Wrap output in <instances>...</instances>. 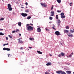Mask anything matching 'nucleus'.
Wrapping results in <instances>:
<instances>
[{
  "label": "nucleus",
  "instance_id": "nucleus-17",
  "mask_svg": "<svg viewBox=\"0 0 74 74\" xmlns=\"http://www.w3.org/2000/svg\"><path fill=\"white\" fill-rule=\"evenodd\" d=\"M37 52H38V53L39 54H42V52L38 51H37Z\"/></svg>",
  "mask_w": 74,
  "mask_h": 74
},
{
  "label": "nucleus",
  "instance_id": "nucleus-24",
  "mask_svg": "<svg viewBox=\"0 0 74 74\" xmlns=\"http://www.w3.org/2000/svg\"><path fill=\"white\" fill-rule=\"evenodd\" d=\"M19 31V29H16L15 31V32L16 33H18V32Z\"/></svg>",
  "mask_w": 74,
  "mask_h": 74
},
{
  "label": "nucleus",
  "instance_id": "nucleus-50",
  "mask_svg": "<svg viewBox=\"0 0 74 74\" xmlns=\"http://www.w3.org/2000/svg\"><path fill=\"white\" fill-rule=\"evenodd\" d=\"M8 57H9L10 56V54H8Z\"/></svg>",
  "mask_w": 74,
  "mask_h": 74
},
{
  "label": "nucleus",
  "instance_id": "nucleus-15",
  "mask_svg": "<svg viewBox=\"0 0 74 74\" xmlns=\"http://www.w3.org/2000/svg\"><path fill=\"white\" fill-rule=\"evenodd\" d=\"M61 55H62V56H64V55H65V54L63 52H61L60 53Z\"/></svg>",
  "mask_w": 74,
  "mask_h": 74
},
{
  "label": "nucleus",
  "instance_id": "nucleus-6",
  "mask_svg": "<svg viewBox=\"0 0 74 74\" xmlns=\"http://www.w3.org/2000/svg\"><path fill=\"white\" fill-rule=\"evenodd\" d=\"M51 14L50 15L51 16H54V11H51Z\"/></svg>",
  "mask_w": 74,
  "mask_h": 74
},
{
  "label": "nucleus",
  "instance_id": "nucleus-9",
  "mask_svg": "<svg viewBox=\"0 0 74 74\" xmlns=\"http://www.w3.org/2000/svg\"><path fill=\"white\" fill-rule=\"evenodd\" d=\"M66 73L67 74H70L71 73V71H66Z\"/></svg>",
  "mask_w": 74,
  "mask_h": 74
},
{
  "label": "nucleus",
  "instance_id": "nucleus-37",
  "mask_svg": "<svg viewBox=\"0 0 74 74\" xmlns=\"http://www.w3.org/2000/svg\"><path fill=\"white\" fill-rule=\"evenodd\" d=\"M30 26V25H29V24H28L26 25V26L27 27V26Z\"/></svg>",
  "mask_w": 74,
  "mask_h": 74
},
{
  "label": "nucleus",
  "instance_id": "nucleus-21",
  "mask_svg": "<svg viewBox=\"0 0 74 74\" xmlns=\"http://www.w3.org/2000/svg\"><path fill=\"white\" fill-rule=\"evenodd\" d=\"M56 19H58L59 18V16H58V15H56Z\"/></svg>",
  "mask_w": 74,
  "mask_h": 74
},
{
  "label": "nucleus",
  "instance_id": "nucleus-14",
  "mask_svg": "<svg viewBox=\"0 0 74 74\" xmlns=\"http://www.w3.org/2000/svg\"><path fill=\"white\" fill-rule=\"evenodd\" d=\"M68 32H69V31L66 30H64V33H68Z\"/></svg>",
  "mask_w": 74,
  "mask_h": 74
},
{
  "label": "nucleus",
  "instance_id": "nucleus-59",
  "mask_svg": "<svg viewBox=\"0 0 74 74\" xmlns=\"http://www.w3.org/2000/svg\"><path fill=\"white\" fill-rule=\"evenodd\" d=\"M71 55H73V53L72 52L71 53Z\"/></svg>",
  "mask_w": 74,
  "mask_h": 74
},
{
  "label": "nucleus",
  "instance_id": "nucleus-61",
  "mask_svg": "<svg viewBox=\"0 0 74 74\" xmlns=\"http://www.w3.org/2000/svg\"><path fill=\"white\" fill-rule=\"evenodd\" d=\"M26 8H27V7H26Z\"/></svg>",
  "mask_w": 74,
  "mask_h": 74
},
{
  "label": "nucleus",
  "instance_id": "nucleus-57",
  "mask_svg": "<svg viewBox=\"0 0 74 74\" xmlns=\"http://www.w3.org/2000/svg\"><path fill=\"white\" fill-rule=\"evenodd\" d=\"M19 36H21V34H19Z\"/></svg>",
  "mask_w": 74,
  "mask_h": 74
},
{
  "label": "nucleus",
  "instance_id": "nucleus-13",
  "mask_svg": "<svg viewBox=\"0 0 74 74\" xmlns=\"http://www.w3.org/2000/svg\"><path fill=\"white\" fill-rule=\"evenodd\" d=\"M21 38L19 39L18 42H20V43H23V41L22 40H21Z\"/></svg>",
  "mask_w": 74,
  "mask_h": 74
},
{
  "label": "nucleus",
  "instance_id": "nucleus-52",
  "mask_svg": "<svg viewBox=\"0 0 74 74\" xmlns=\"http://www.w3.org/2000/svg\"><path fill=\"white\" fill-rule=\"evenodd\" d=\"M29 48H30V49H32V47H29Z\"/></svg>",
  "mask_w": 74,
  "mask_h": 74
},
{
  "label": "nucleus",
  "instance_id": "nucleus-36",
  "mask_svg": "<svg viewBox=\"0 0 74 74\" xmlns=\"http://www.w3.org/2000/svg\"><path fill=\"white\" fill-rule=\"evenodd\" d=\"M71 56H72V55H71L70 54V55H69V58H71Z\"/></svg>",
  "mask_w": 74,
  "mask_h": 74
},
{
  "label": "nucleus",
  "instance_id": "nucleus-28",
  "mask_svg": "<svg viewBox=\"0 0 74 74\" xmlns=\"http://www.w3.org/2000/svg\"><path fill=\"white\" fill-rule=\"evenodd\" d=\"M4 34H3L2 32H0V36H3Z\"/></svg>",
  "mask_w": 74,
  "mask_h": 74
},
{
  "label": "nucleus",
  "instance_id": "nucleus-30",
  "mask_svg": "<svg viewBox=\"0 0 74 74\" xmlns=\"http://www.w3.org/2000/svg\"><path fill=\"white\" fill-rule=\"evenodd\" d=\"M8 43H7L3 44V46H5V45H8Z\"/></svg>",
  "mask_w": 74,
  "mask_h": 74
},
{
  "label": "nucleus",
  "instance_id": "nucleus-5",
  "mask_svg": "<svg viewBox=\"0 0 74 74\" xmlns=\"http://www.w3.org/2000/svg\"><path fill=\"white\" fill-rule=\"evenodd\" d=\"M21 15L24 17H25V16H26L27 15V14L26 13H22L21 14Z\"/></svg>",
  "mask_w": 74,
  "mask_h": 74
},
{
  "label": "nucleus",
  "instance_id": "nucleus-38",
  "mask_svg": "<svg viewBox=\"0 0 74 74\" xmlns=\"http://www.w3.org/2000/svg\"><path fill=\"white\" fill-rule=\"evenodd\" d=\"M8 37H9L10 38H11L12 37V36H11L10 35H8Z\"/></svg>",
  "mask_w": 74,
  "mask_h": 74
},
{
  "label": "nucleus",
  "instance_id": "nucleus-16",
  "mask_svg": "<svg viewBox=\"0 0 74 74\" xmlns=\"http://www.w3.org/2000/svg\"><path fill=\"white\" fill-rule=\"evenodd\" d=\"M61 74H66V73H65V72H64L63 71H61Z\"/></svg>",
  "mask_w": 74,
  "mask_h": 74
},
{
  "label": "nucleus",
  "instance_id": "nucleus-54",
  "mask_svg": "<svg viewBox=\"0 0 74 74\" xmlns=\"http://www.w3.org/2000/svg\"><path fill=\"white\" fill-rule=\"evenodd\" d=\"M6 40H8V37H6Z\"/></svg>",
  "mask_w": 74,
  "mask_h": 74
},
{
  "label": "nucleus",
  "instance_id": "nucleus-20",
  "mask_svg": "<svg viewBox=\"0 0 74 74\" xmlns=\"http://www.w3.org/2000/svg\"><path fill=\"white\" fill-rule=\"evenodd\" d=\"M8 9L9 11H12V8L10 7L9 8H8Z\"/></svg>",
  "mask_w": 74,
  "mask_h": 74
},
{
  "label": "nucleus",
  "instance_id": "nucleus-47",
  "mask_svg": "<svg viewBox=\"0 0 74 74\" xmlns=\"http://www.w3.org/2000/svg\"><path fill=\"white\" fill-rule=\"evenodd\" d=\"M45 74H48V72H45Z\"/></svg>",
  "mask_w": 74,
  "mask_h": 74
},
{
  "label": "nucleus",
  "instance_id": "nucleus-60",
  "mask_svg": "<svg viewBox=\"0 0 74 74\" xmlns=\"http://www.w3.org/2000/svg\"><path fill=\"white\" fill-rule=\"evenodd\" d=\"M48 71H49V72H50V71L49 70Z\"/></svg>",
  "mask_w": 74,
  "mask_h": 74
},
{
  "label": "nucleus",
  "instance_id": "nucleus-10",
  "mask_svg": "<svg viewBox=\"0 0 74 74\" xmlns=\"http://www.w3.org/2000/svg\"><path fill=\"white\" fill-rule=\"evenodd\" d=\"M68 36L69 37H73V35H72V34H69L68 35Z\"/></svg>",
  "mask_w": 74,
  "mask_h": 74
},
{
  "label": "nucleus",
  "instance_id": "nucleus-39",
  "mask_svg": "<svg viewBox=\"0 0 74 74\" xmlns=\"http://www.w3.org/2000/svg\"><path fill=\"white\" fill-rule=\"evenodd\" d=\"M55 27V25L54 24L53 25V27Z\"/></svg>",
  "mask_w": 74,
  "mask_h": 74
},
{
  "label": "nucleus",
  "instance_id": "nucleus-35",
  "mask_svg": "<svg viewBox=\"0 0 74 74\" xmlns=\"http://www.w3.org/2000/svg\"><path fill=\"white\" fill-rule=\"evenodd\" d=\"M52 19H53L52 17H49V19H50V20H52Z\"/></svg>",
  "mask_w": 74,
  "mask_h": 74
},
{
  "label": "nucleus",
  "instance_id": "nucleus-22",
  "mask_svg": "<svg viewBox=\"0 0 74 74\" xmlns=\"http://www.w3.org/2000/svg\"><path fill=\"white\" fill-rule=\"evenodd\" d=\"M61 18H65V16L64 15L61 16Z\"/></svg>",
  "mask_w": 74,
  "mask_h": 74
},
{
  "label": "nucleus",
  "instance_id": "nucleus-40",
  "mask_svg": "<svg viewBox=\"0 0 74 74\" xmlns=\"http://www.w3.org/2000/svg\"><path fill=\"white\" fill-rule=\"evenodd\" d=\"M53 9V6H52L51 8V10H52V9Z\"/></svg>",
  "mask_w": 74,
  "mask_h": 74
},
{
  "label": "nucleus",
  "instance_id": "nucleus-7",
  "mask_svg": "<svg viewBox=\"0 0 74 74\" xmlns=\"http://www.w3.org/2000/svg\"><path fill=\"white\" fill-rule=\"evenodd\" d=\"M37 32H41V29L40 28L38 27L37 28Z\"/></svg>",
  "mask_w": 74,
  "mask_h": 74
},
{
  "label": "nucleus",
  "instance_id": "nucleus-49",
  "mask_svg": "<svg viewBox=\"0 0 74 74\" xmlns=\"http://www.w3.org/2000/svg\"><path fill=\"white\" fill-rule=\"evenodd\" d=\"M3 29H0V31H3Z\"/></svg>",
  "mask_w": 74,
  "mask_h": 74
},
{
  "label": "nucleus",
  "instance_id": "nucleus-8",
  "mask_svg": "<svg viewBox=\"0 0 74 74\" xmlns=\"http://www.w3.org/2000/svg\"><path fill=\"white\" fill-rule=\"evenodd\" d=\"M61 71H56V72L57 74H60V73H61Z\"/></svg>",
  "mask_w": 74,
  "mask_h": 74
},
{
  "label": "nucleus",
  "instance_id": "nucleus-48",
  "mask_svg": "<svg viewBox=\"0 0 74 74\" xmlns=\"http://www.w3.org/2000/svg\"><path fill=\"white\" fill-rule=\"evenodd\" d=\"M23 47H21L20 48V49H23Z\"/></svg>",
  "mask_w": 74,
  "mask_h": 74
},
{
  "label": "nucleus",
  "instance_id": "nucleus-41",
  "mask_svg": "<svg viewBox=\"0 0 74 74\" xmlns=\"http://www.w3.org/2000/svg\"><path fill=\"white\" fill-rule=\"evenodd\" d=\"M58 57H61V54H59L58 56Z\"/></svg>",
  "mask_w": 74,
  "mask_h": 74
},
{
  "label": "nucleus",
  "instance_id": "nucleus-31",
  "mask_svg": "<svg viewBox=\"0 0 74 74\" xmlns=\"http://www.w3.org/2000/svg\"><path fill=\"white\" fill-rule=\"evenodd\" d=\"M58 23H60V20L59 19H58Z\"/></svg>",
  "mask_w": 74,
  "mask_h": 74
},
{
  "label": "nucleus",
  "instance_id": "nucleus-27",
  "mask_svg": "<svg viewBox=\"0 0 74 74\" xmlns=\"http://www.w3.org/2000/svg\"><path fill=\"white\" fill-rule=\"evenodd\" d=\"M64 15V13L63 12H62V13L61 14H60V15L61 16H63V15Z\"/></svg>",
  "mask_w": 74,
  "mask_h": 74
},
{
  "label": "nucleus",
  "instance_id": "nucleus-11",
  "mask_svg": "<svg viewBox=\"0 0 74 74\" xmlns=\"http://www.w3.org/2000/svg\"><path fill=\"white\" fill-rule=\"evenodd\" d=\"M52 64H51V62H49V63L47 64H46V66H51Z\"/></svg>",
  "mask_w": 74,
  "mask_h": 74
},
{
  "label": "nucleus",
  "instance_id": "nucleus-62",
  "mask_svg": "<svg viewBox=\"0 0 74 74\" xmlns=\"http://www.w3.org/2000/svg\"><path fill=\"white\" fill-rule=\"evenodd\" d=\"M23 53H24V52H22Z\"/></svg>",
  "mask_w": 74,
  "mask_h": 74
},
{
  "label": "nucleus",
  "instance_id": "nucleus-46",
  "mask_svg": "<svg viewBox=\"0 0 74 74\" xmlns=\"http://www.w3.org/2000/svg\"><path fill=\"white\" fill-rule=\"evenodd\" d=\"M58 26H59L60 25V23H58Z\"/></svg>",
  "mask_w": 74,
  "mask_h": 74
},
{
  "label": "nucleus",
  "instance_id": "nucleus-45",
  "mask_svg": "<svg viewBox=\"0 0 74 74\" xmlns=\"http://www.w3.org/2000/svg\"><path fill=\"white\" fill-rule=\"evenodd\" d=\"M15 31H12V33H15Z\"/></svg>",
  "mask_w": 74,
  "mask_h": 74
},
{
  "label": "nucleus",
  "instance_id": "nucleus-44",
  "mask_svg": "<svg viewBox=\"0 0 74 74\" xmlns=\"http://www.w3.org/2000/svg\"><path fill=\"white\" fill-rule=\"evenodd\" d=\"M71 4H72V3H69V5L70 6H71Z\"/></svg>",
  "mask_w": 74,
  "mask_h": 74
},
{
  "label": "nucleus",
  "instance_id": "nucleus-3",
  "mask_svg": "<svg viewBox=\"0 0 74 74\" xmlns=\"http://www.w3.org/2000/svg\"><path fill=\"white\" fill-rule=\"evenodd\" d=\"M55 34H56V35H57V36H60V35H61L60 32H59L58 31H56L55 32Z\"/></svg>",
  "mask_w": 74,
  "mask_h": 74
},
{
  "label": "nucleus",
  "instance_id": "nucleus-2",
  "mask_svg": "<svg viewBox=\"0 0 74 74\" xmlns=\"http://www.w3.org/2000/svg\"><path fill=\"white\" fill-rule=\"evenodd\" d=\"M40 4L43 7H47V5L45 3H40Z\"/></svg>",
  "mask_w": 74,
  "mask_h": 74
},
{
  "label": "nucleus",
  "instance_id": "nucleus-26",
  "mask_svg": "<svg viewBox=\"0 0 74 74\" xmlns=\"http://www.w3.org/2000/svg\"><path fill=\"white\" fill-rule=\"evenodd\" d=\"M30 18H31V16H29L28 17H27V19H30Z\"/></svg>",
  "mask_w": 74,
  "mask_h": 74
},
{
  "label": "nucleus",
  "instance_id": "nucleus-43",
  "mask_svg": "<svg viewBox=\"0 0 74 74\" xmlns=\"http://www.w3.org/2000/svg\"><path fill=\"white\" fill-rule=\"evenodd\" d=\"M52 29H54V30H56V28H55L54 27H52Z\"/></svg>",
  "mask_w": 74,
  "mask_h": 74
},
{
  "label": "nucleus",
  "instance_id": "nucleus-12",
  "mask_svg": "<svg viewBox=\"0 0 74 74\" xmlns=\"http://www.w3.org/2000/svg\"><path fill=\"white\" fill-rule=\"evenodd\" d=\"M8 8H11V4H9L8 5Z\"/></svg>",
  "mask_w": 74,
  "mask_h": 74
},
{
  "label": "nucleus",
  "instance_id": "nucleus-23",
  "mask_svg": "<svg viewBox=\"0 0 74 74\" xmlns=\"http://www.w3.org/2000/svg\"><path fill=\"white\" fill-rule=\"evenodd\" d=\"M29 39H30V40H34V38H30Z\"/></svg>",
  "mask_w": 74,
  "mask_h": 74
},
{
  "label": "nucleus",
  "instance_id": "nucleus-64",
  "mask_svg": "<svg viewBox=\"0 0 74 74\" xmlns=\"http://www.w3.org/2000/svg\"><path fill=\"white\" fill-rule=\"evenodd\" d=\"M2 1H3V0H2Z\"/></svg>",
  "mask_w": 74,
  "mask_h": 74
},
{
  "label": "nucleus",
  "instance_id": "nucleus-51",
  "mask_svg": "<svg viewBox=\"0 0 74 74\" xmlns=\"http://www.w3.org/2000/svg\"><path fill=\"white\" fill-rule=\"evenodd\" d=\"M13 14H14V15H15V12H13Z\"/></svg>",
  "mask_w": 74,
  "mask_h": 74
},
{
  "label": "nucleus",
  "instance_id": "nucleus-42",
  "mask_svg": "<svg viewBox=\"0 0 74 74\" xmlns=\"http://www.w3.org/2000/svg\"><path fill=\"white\" fill-rule=\"evenodd\" d=\"M25 5H28V3L27 2H26L25 3Z\"/></svg>",
  "mask_w": 74,
  "mask_h": 74
},
{
  "label": "nucleus",
  "instance_id": "nucleus-1",
  "mask_svg": "<svg viewBox=\"0 0 74 74\" xmlns=\"http://www.w3.org/2000/svg\"><path fill=\"white\" fill-rule=\"evenodd\" d=\"M27 30L28 31H31V30H33V28L31 26H28L26 28Z\"/></svg>",
  "mask_w": 74,
  "mask_h": 74
},
{
  "label": "nucleus",
  "instance_id": "nucleus-18",
  "mask_svg": "<svg viewBox=\"0 0 74 74\" xmlns=\"http://www.w3.org/2000/svg\"><path fill=\"white\" fill-rule=\"evenodd\" d=\"M56 1L59 3H61V0H56Z\"/></svg>",
  "mask_w": 74,
  "mask_h": 74
},
{
  "label": "nucleus",
  "instance_id": "nucleus-32",
  "mask_svg": "<svg viewBox=\"0 0 74 74\" xmlns=\"http://www.w3.org/2000/svg\"><path fill=\"white\" fill-rule=\"evenodd\" d=\"M66 29H69V26H67L66 27Z\"/></svg>",
  "mask_w": 74,
  "mask_h": 74
},
{
  "label": "nucleus",
  "instance_id": "nucleus-25",
  "mask_svg": "<svg viewBox=\"0 0 74 74\" xmlns=\"http://www.w3.org/2000/svg\"><path fill=\"white\" fill-rule=\"evenodd\" d=\"M18 26H21V22H19L18 23Z\"/></svg>",
  "mask_w": 74,
  "mask_h": 74
},
{
  "label": "nucleus",
  "instance_id": "nucleus-53",
  "mask_svg": "<svg viewBox=\"0 0 74 74\" xmlns=\"http://www.w3.org/2000/svg\"><path fill=\"white\" fill-rule=\"evenodd\" d=\"M50 56H52V54H49Z\"/></svg>",
  "mask_w": 74,
  "mask_h": 74
},
{
  "label": "nucleus",
  "instance_id": "nucleus-29",
  "mask_svg": "<svg viewBox=\"0 0 74 74\" xmlns=\"http://www.w3.org/2000/svg\"><path fill=\"white\" fill-rule=\"evenodd\" d=\"M70 31H71V33H74V29H73V31L71 30H70Z\"/></svg>",
  "mask_w": 74,
  "mask_h": 74
},
{
  "label": "nucleus",
  "instance_id": "nucleus-4",
  "mask_svg": "<svg viewBox=\"0 0 74 74\" xmlns=\"http://www.w3.org/2000/svg\"><path fill=\"white\" fill-rule=\"evenodd\" d=\"M3 51H11V49H10L5 47L3 48Z\"/></svg>",
  "mask_w": 74,
  "mask_h": 74
},
{
  "label": "nucleus",
  "instance_id": "nucleus-63",
  "mask_svg": "<svg viewBox=\"0 0 74 74\" xmlns=\"http://www.w3.org/2000/svg\"><path fill=\"white\" fill-rule=\"evenodd\" d=\"M73 73V74H74V72Z\"/></svg>",
  "mask_w": 74,
  "mask_h": 74
},
{
  "label": "nucleus",
  "instance_id": "nucleus-58",
  "mask_svg": "<svg viewBox=\"0 0 74 74\" xmlns=\"http://www.w3.org/2000/svg\"><path fill=\"white\" fill-rule=\"evenodd\" d=\"M46 30L47 31V30H48V29H46Z\"/></svg>",
  "mask_w": 74,
  "mask_h": 74
},
{
  "label": "nucleus",
  "instance_id": "nucleus-55",
  "mask_svg": "<svg viewBox=\"0 0 74 74\" xmlns=\"http://www.w3.org/2000/svg\"><path fill=\"white\" fill-rule=\"evenodd\" d=\"M30 25H31V26H33V25L32 24H30Z\"/></svg>",
  "mask_w": 74,
  "mask_h": 74
},
{
  "label": "nucleus",
  "instance_id": "nucleus-34",
  "mask_svg": "<svg viewBox=\"0 0 74 74\" xmlns=\"http://www.w3.org/2000/svg\"><path fill=\"white\" fill-rule=\"evenodd\" d=\"M61 11H62V10H60V11H59V10H57V12H59H59H61Z\"/></svg>",
  "mask_w": 74,
  "mask_h": 74
},
{
  "label": "nucleus",
  "instance_id": "nucleus-56",
  "mask_svg": "<svg viewBox=\"0 0 74 74\" xmlns=\"http://www.w3.org/2000/svg\"><path fill=\"white\" fill-rule=\"evenodd\" d=\"M21 8H24V7H21Z\"/></svg>",
  "mask_w": 74,
  "mask_h": 74
},
{
  "label": "nucleus",
  "instance_id": "nucleus-19",
  "mask_svg": "<svg viewBox=\"0 0 74 74\" xmlns=\"http://www.w3.org/2000/svg\"><path fill=\"white\" fill-rule=\"evenodd\" d=\"M25 11L26 12H29V9H27V10H25Z\"/></svg>",
  "mask_w": 74,
  "mask_h": 74
},
{
  "label": "nucleus",
  "instance_id": "nucleus-33",
  "mask_svg": "<svg viewBox=\"0 0 74 74\" xmlns=\"http://www.w3.org/2000/svg\"><path fill=\"white\" fill-rule=\"evenodd\" d=\"M4 20V18H2L1 19H0V21H3Z\"/></svg>",
  "mask_w": 74,
  "mask_h": 74
}]
</instances>
